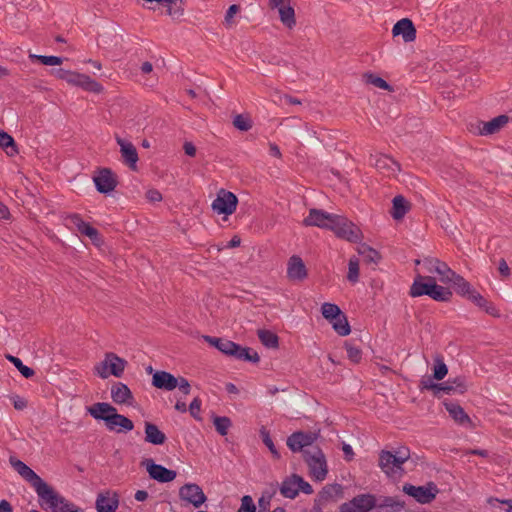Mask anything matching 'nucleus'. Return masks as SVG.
Masks as SVG:
<instances>
[{
  "instance_id": "nucleus-1",
  "label": "nucleus",
  "mask_w": 512,
  "mask_h": 512,
  "mask_svg": "<svg viewBox=\"0 0 512 512\" xmlns=\"http://www.w3.org/2000/svg\"><path fill=\"white\" fill-rule=\"evenodd\" d=\"M410 458V450L408 447L402 446L395 451L382 450L379 454V467L393 480H399L405 470L403 464Z\"/></svg>"
},
{
  "instance_id": "nucleus-2",
  "label": "nucleus",
  "mask_w": 512,
  "mask_h": 512,
  "mask_svg": "<svg viewBox=\"0 0 512 512\" xmlns=\"http://www.w3.org/2000/svg\"><path fill=\"white\" fill-rule=\"evenodd\" d=\"M419 389L420 391L431 390L433 395L439 398L441 392L447 395L464 394L468 389V384L464 376L449 378L442 383L433 382L431 377H422L419 383Z\"/></svg>"
},
{
  "instance_id": "nucleus-3",
  "label": "nucleus",
  "mask_w": 512,
  "mask_h": 512,
  "mask_svg": "<svg viewBox=\"0 0 512 512\" xmlns=\"http://www.w3.org/2000/svg\"><path fill=\"white\" fill-rule=\"evenodd\" d=\"M303 459L309 468V474L314 481H323L328 474L325 454L319 446L304 451Z\"/></svg>"
},
{
  "instance_id": "nucleus-4",
  "label": "nucleus",
  "mask_w": 512,
  "mask_h": 512,
  "mask_svg": "<svg viewBox=\"0 0 512 512\" xmlns=\"http://www.w3.org/2000/svg\"><path fill=\"white\" fill-rule=\"evenodd\" d=\"M402 491L420 504H430L436 499L439 488L433 481H429L423 486H414L410 483H405L402 487Z\"/></svg>"
},
{
  "instance_id": "nucleus-5",
  "label": "nucleus",
  "mask_w": 512,
  "mask_h": 512,
  "mask_svg": "<svg viewBox=\"0 0 512 512\" xmlns=\"http://www.w3.org/2000/svg\"><path fill=\"white\" fill-rule=\"evenodd\" d=\"M338 238L358 243L362 238L361 230L346 217L337 215L331 228Z\"/></svg>"
},
{
  "instance_id": "nucleus-6",
  "label": "nucleus",
  "mask_w": 512,
  "mask_h": 512,
  "mask_svg": "<svg viewBox=\"0 0 512 512\" xmlns=\"http://www.w3.org/2000/svg\"><path fill=\"white\" fill-rule=\"evenodd\" d=\"M49 505L51 512H78V508L47 485L38 495Z\"/></svg>"
},
{
  "instance_id": "nucleus-7",
  "label": "nucleus",
  "mask_w": 512,
  "mask_h": 512,
  "mask_svg": "<svg viewBox=\"0 0 512 512\" xmlns=\"http://www.w3.org/2000/svg\"><path fill=\"white\" fill-rule=\"evenodd\" d=\"M126 361L114 353H106L105 359L95 366V372L103 379L114 375L120 377L124 371Z\"/></svg>"
},
{
  "instance_id": "nucleus-8",
  "label": "nucleus",
  "mask_w": 512,
  "mask_h": 512,
  "mask_svg": "<svg viewBox=\"0 0 512 512\" xmlns=\"http://www.w3.org/2000/svg\"><path fill=\"white\" fill-rule=\"evenodd\" d=\"M9 463L13 469L23 477L30 485L35 489L37 495H39L45 487L48 485L44 482L40 476H38L29 466H27L21 460L11 456Z\"/></svg>"
},
{
  "instance_id": "nucleus-9",
  "label": "nucleus",
  "mask_w": 512,
  "mask_h": 512,
  "mask_svg": "<svg viewBox=\"0 0 512 512\" xmlns=\"http://www.w3.org/2000/svg\"><path fill=\"white\" fill-rule=\"evenodd\" d=\"M376 496L365 493L353 497L350 501L339 506V512H370L375 509Z\"/></svg>"
},
{
  "instance_id": "nucleus-10",
  "label": "nucleus",
  "mask_w": 512,
  "mask_h": 512,
  "mask_svg": "<svg viewBox=\"0 0 512 512\" xmlns=\"http://www.w3.org/2000/svg\"><path fill=\"white\" fill-rule=\"evenodd\" d=\"M318 437L315 432L296 431L287 438V446L292 452H301L304 456V451L316 446L313 443Z\"/></svg>"
},
{
  "instance_id": "nucleus-11",
  "label": "nucleus",
  "mask_w": 512,
  "mask_h": 512,
  "mask_svg": "<svg viewBox=\"0 0 512 512\" xmlns=\"http://www.w3.org/2000/svg\"><path fill=\"white\" fill-rule=\"evenodd\" d=\"M237 205L238 198L233 192L220 189L211 207L217 214L228 216L236 211Z\"/></svg>"
},
{
  "instance_id": "nucleus-12",
  "label": "nucleus",
  "mask_w": 512,
  "mask_h": 512,
  "mask_svg": "<svg viewBox=\"0 0 512 512\" xmlns=\"http://www.w3.org/2000/svg\"><path fill=\"white\" fill-rule=\"evenodd\" d=\"M179 498L191 504L194 508L201 507L207 501V496L202 488L195 483H186L181 486L179 489Z\"/></svg>"
},
{
  "instance_id": "nucleus-13",
  "label": "nucleus",
  "mask_w": 512,
  "mask_h": 512,
  "mask_svg": "<svg viewBox=\"0 0 512 512\" xmlns=\"http://www.w3.org/2000/svg\"><path fill=\"white\" fill-rule=\"evenodd\" d=\"M337 214L328 213L321 209H310L308 216L303 220L305 226H316L331 230Z\"/></svg>"
},
{
  "instance_id": "nucleus-14",
  "label": "nucleus",
  "mask_w": 512,
  "mask_h": 512,
  "mask_svg": "<svg viewBox=\"0 0 512 512\" xmlns=\"http://www.w3.org/2000/svg\"><path fill=\"white\" fill-rule=\"evenodd\" d=\"M178 388L183 395H188L191 392V385L189 381L182 377H175L173 374L162 370V390L172 391Z\"/></svg>"
},
{
  "instance_id": "nucleus-15",
  "label": "nucleus",
  "mask_w": 512,
  "mask_h": 512,
  "mask_svg": "<svg viewBox=\"0 0 512 512\" xmlns=\"http://www.w3.org/2000/svg\"><path fill=\"white\" fill-rule=\"evenodd\" d=\"M436 280L432 276H422L417 274L410 287L409 295L411 297L430 296Z\"/></svg>"
},
{
  "instance_id": "nucleus-16",
  "label": "nucleus",
  "mask_w": 512,
  "mask_h": 512,
  "mask_svg": "<svg viewBox=\"0 0 512 512\" xmlns=\"http://www.w3.org/2000/svg\"><path fill=\"white\" fill-rule=\"evenodd\" d=\"M66 82L70 85L79 86L86 91L100 93L102 86L85 74L70 71Z\"/></svg>"
},
{
  "instance_id": "nucleus-17",
  "label": "nucleus",
  "mask_w": 512,
  "mask_h": 512,
  "mask_svg": "<svg viewBox=\"0 0 512 512\" xmlns=\"http://www.w3.org/2000/svg\"><path fill=\"white\" fill-rule=\"evenodd\" d=\"M416 33L415 25L409 18L400 19L392 28L393 36H402L405 43L413 42L416 39Z\"/></svg>"
},
{
  "instance_id": "nucleus-18",
  "label": "nucleus",
  "mask_w": 512,
  "mask_h": 512,
  "mask_svg": "<svg viewBox=\"0 0 512 512\" xmlns=\"http://www.w3.org/2000/svg\"><path fill=\"white\" fill-rule=\"evenodd\" d=\"M105 424L109 430L118 433L131 431L134 428L133 422L129 418L118 414L117 411L105 418Z\"/></svg>"
},
{
  "instance_id": "nucleus-19",
  "label": "nucleus",
  "mask_w": 512,
  "mask_h": 512,
  "mask_svg": "<svg viewBox=\"0 0 512 512\" xmlns=\"http://www.w3.org/2000/svg\"><path fill=\"white\" fill-rule=\"evenodd\" d=\"M94 182L100 193L111 192L117 185L115 175L108 168L101 169L98 175L94 177Z\"/></svg>"
},
{
  "instance_id": "nucleus-20",
  "label": "nucleus",
  "mask_w": 512,
  "mask_h": 512,
  "mask_svg": "<svg viewBox=\"0 0 512 512\" xmlns=\"http://www.w3.org/2000/svg\"><path fill=\"white\" fill-rule=\"evenodd\" d=\"M287 276L291 280H304L307 277V269L304 261L298 255L289 258L287 264Z\"/></svg>"
},
{
  "instance_id": "nucleus-21",
  "label": "nucleus",
  "mask_w": 512,
  "mask_h": 512,
  "mask_svg": "<svg viewBox=\"0 0 512 512\" xmlns=\"http://www.w3.org/2000/svg\"><path fill=\"white\" fill-rule=\"evenodd\" d=\"M116 141L120 146L123 162L131 169H135L138 161V153L135 146L130 141H126L118 136L116 137Z\"/></svg>"
},
{
  "instance_id": "nucleus-22",
  "label": "nucleus",
  "mask_w": 512,
  "mask_h": 512,
  "mask_svg": "<svg viewBox=\"0 0 512 512\" xmlns=\"http://www.w3.org/2000/svg\"><path fill=\"white\" fill-rule=\"evenodd\" d=\"M67 220L71 225L75 226L81 234L89 237L93 243L98 244L100 242L99 232L90 224L84 222L78 214L68 216Z\"/></svg>"
},
{
  "instance_id": "nucleus-23",
  "label": "nucleus",
  "mask_w": 512,
  "mask_h": 512,
  "mask_svg": "<svg viewBox=\"0 0 512 512\" xmlns=\"http://www.w3.org/2000/svg\"><path fill=\"white\" fill-rule=\"evenodd\" d=\"M423 267L427 272L437 273L441 278H450L455 272L445 262L432 257H425L423 259Z\"/></svg>"
},
{
  "instance_id": "nucleus-24",
  "label": "nucleus",
  "mask_w": 512,
  "mask_h": 512,
  "mask_svg": "<svg viewBox=\"0 0 512 512\" xmlns=\"http://www.w3.org/2000/svg\"><path fill=\"white\" fill-rule=\"evenodd\" d=\"M343 496V486L338 483L327 484L325 485L321 491H319L317 498L314 500V505L317 507L323 506L329 500H332L334 497H342Z\"/></svg>"
},
{
  "instance_id": "nucleus-25",
  "label": "nucleus",
  "mask_w": 512,
  "mask_h": 512,
  "mask_svg": "<svg viewBox=\"0 0 512 512\" xmlns=\"http://www.w3.org/2000/svg\"><path fill=\"white\" fill-rule=\"evenodd\" d=\"M119 500L116 493L107 490L101 492L97 496L96 509L97 512H115L118 508Z\"/></svg>"
},
{
  "instance_id": "nucleus-26",
  "label": "nucleus",
  "mask_w": 512,
  "mask_h": 512,
  "mask_svg": "<svg viewBox=\"0 0 512 512\" xmlns=\"http://www.w3.org/2000/svg\"><path fill=\"white\" fill-rule=\"evenodd\" d=\"M443 404L449 415L457 424L473 427L471 418L459 404L451 401H444Z\"/></svg>"
},
{
  "instance_id": "nucleus-27",
  "label": "nucleus",
  "mask_w": 512,
  "mask_h": 512,
  "mask_svg": "<svg viewBox=\"0 0 512 512\" xmlns=\"http://www.w3.org/2000/svg\"><path fill=\"white\" fill-rule=\"evenodd\" d=\"M405 508V502L391 496L376 498V512H400Z\"/></svg>"
},
{
  "instance_id": "nucleus-28",
  "label": "nucleus",
  "mask_w": 512,
  "mask_h": 512,
  "mask_svg": "<svg viewBox=\"0 0 512 512\" xmlns=\"http://www.w3.org/2000/svg\"><path fill=\"white\" fill-rule=\"evenodd\" d=\"M443 283H452L455 292L461 297L468 298V296L475 290L471 284L464 279L460 274L454 272L450 278H440Z\"/></svg>"
},
{
  "instance_id": "nucleus-29",
  "label": "nucleus",
  "mask_w": 512,
  "mask_h": 512,
  "mask_svg": "<svg viewBox=\"0 0 512 512\" xmlns=\"http://www.w3.org/2000/svg\"><path fill=\"white\" fill-rule=\"evenodd\" d=\"M510 118L506 114L499 115L494 117L490 121L483 122L481 121L479 124L482 125L479 132L481 135H492L499 132L508 122Z\"/></svg>"
},
{
  "instance_id": "nucleus-30",
  "label": "nucleus",
  "mask_w": 512,
  "mask_h": 512,
  "mask_svg": "<svg viewBox=\"0 0 512 512\" xmlns=\"http://www.w3.org/2000/svg\"><path fill=\"white\" fill-rule=\"evenodd\" d=\"M411 204L402 195H396L392 200V209L390 211L394 220H401L410 210Z\"/></svg>"
},
{
  "instance_id": "nucleus-31",
  "label": "nucleus",
  "mask_w": 512,
  "mask_h": 512,
  "mask_svg": "<svg viewBox=\"0 0 512 512\" xmlns=\"http://www.w3.org/2000/svg\"><path fill=\"white\" fill-rule=\"evenodd\" d=\"M470 300L473 304H475L480 309H483L487 314L493 316V317H499V312L496 309V307L488 301L486 298H484L479 292L474 290L467 298Z\"/></svg>"
},
{
  "instance_id": "nucleus-32",
  "label": "nucleus",
  "mask_w": 512,
  "mask_h": 512,
  "mask_svg": "<svg viewBox=\"0 0 512 512\" xmlns=\"http://www.w3.org/2000/svg\"><path fill=\"white\" fill-rule=\"evenodd\" d=\"M111 396L115 403L129 404L132 399V393L127 385L123 383H116L111 388Z\"/></svg>"
},
{
  "instance_id": "nucleus-33",
  "label": "nucleus",
  "mask_w": 512,
  "mask_h": 512,
  "mask_svg": "<svg viewBox=\"0 0 512 512\" xmlns=\"http://www.w3.org/2000/svg\"><path fill=\"white\" fill-rule=\"evenodd\" d=\"M89 414L95 419L105 421V418L116 411V408L105 402H98L87 408Z\"/></svg>"
},
{
  "instance_id": "nucleus-34",
  "label": "nucleus",
  "mask_w": 512,
  "mask_h": 512,
  "mask_svg": "<svg viewBox=\"0 0 512 512\" xmlns=\"http://www.w3.org/2000/svg\"><path fill=\"white\" fill-rule=\"evenodd\" d=\"M279 490L281 495L285 498L295 499L298 496V489L296 479H294V474L283 480L279 486Z\"/></svg>"
},
{
  "instance_id": "nucleus-35",
  "label": "nucleus",
  "mask_w": 512,
  "mask_h": 512,
  "mask_svg": "<svg viewBox=\"0 0 512 512\" xmlns=\"http://www.w3.org/2000/svg\"><path fill=\"white\" fill-rule=\"evenodd\" d=\"M278 488V483H271L269 489L262 492L261 497L258 499V507L260 512H268L271 505V500L275 496Z\"/></svg>"
},
{
  "instance_id": "nucleus-36",
  "label": "nucleus",
  "mask_w": 512,
  "mask_h": 512,
  "mask_svg": "<svg viewBox=\"0 0 512 512\" xmlns=\"http://www.w3.org/2000/svg\"><path fill=\"white\" fill-rule=\"evenodd\" d=\"M358 253L363 257V260L366 264L376 265L382 258L377 250L365 243L360 244L358 247Z\"/></svg>"
},
{
  "instance_id": "nucleus-37",
  "label": "nucleus",
  "mask_w": 512,
  "mask_h": 512,
  "mask_svg": "<svg viewBox=\"0 0 512 512\" xmlns=\"http://www.w3.org/2000/svg\"><path fill=\"white\" fill-rule=\"evenodd\" d=\"M203 339L205 342H207L212 347L219 350L221 353L227 356L230 345L233 343V341L222 338V337H214L209 335H204Z\"/></svg>"
},
{
  "instance_id": "nucleus-38",
  "label": "nucleus",
  "mask_w": 512,
  "mask_h": 512,
  "mask_svg": "<svg viewBox=\"0 0 512 512\" xmlns=\"http://www.w3.org/2000/svg\"><path fill=\"white\" fill-rule=\"evenodd\" d=\"M280 20L289 29L293 28L296 25L295 19V11L291 5L281 6L278 10Z\"/></svg>"
},
{
  "instance_id": "nucleus-39",
  "label": "nucleus",
  "mask_w": 512,
  "mask_h": 512,
  "mask_svg": "<svg viewBox=\"0 0 512 512\" xmlns=\"http://www.w3.org/2000/svg\"><path fill=\"white\" fill-rule=\"evenodd\" d=\"M257 335L261 343L267 348H278L279 337L272 331L259 329Z\"/></svg>"
},
{
  "instance_id": "nucleus-40",
  "label": "nucleus",
  "mask_w": 512,
  "mask_h": 512,
  "mask_svg": "<svg viewBox=\"0 0 512 512\" xmlns=\"http://www.w3.org/2000/svg\"><path fill=\"white\" fill-rule=\"evenodd\" d=\"M330 324L332 325L334 331L340 336H347L351 332V327L345 313L335 318V320L330 322Z\"/></svg>"
},
{
  "instance_id": "nucleus-41",
  "label": "nucleus",
  "mask_w": 512,
  "mask_h": 512,
  "mask_svg": "<svg viewBox=\"0 0 512 512\" xmlns=\"http://www.w3.org/2000/svg\"><path fill=\"white\" fill-rule=\"evenodd\" d=\"M432 371H433V373L430 376L432 380L435 379L437 381H440L445 378V376L448 373V367L444 363L442 356L437 355L434 358V365H433Z\"/></svg>"
},
{
  "instance_id": "nucleus-42",
  "label": "nucleus",
  "mask_w": 512,
  "mask_h": 512,
  "mask_svg": "<svg viewBox=\"0 0 512 512\" xmlns=\"http://www.w3.org/2000/svg\"><path fill=\"white\" fill-rule=\"evenodd\" d=\"M322 316L330 323L335 318L341 316L344 312L334 303L325 302L321 306Z\"/></svg>"
},
{
  "instance_id": "nucleus-43",
  "label": "nucleus",
  "mask_w": 512,
  "mask_h": 512,
  "mask_svg": "<svg viewBox=\"0 0 512 512\" xmlns=\"http://www.w3.org/2000/svg\"><path fill=\"white\" fill-rule=\"evenodd\" d=\"M452 295L453 294L449 288L440 286L435 282L429 297L435 301L448 302L451 300Z\"/></svg>"
},
{
  "instance_id": "nucleus-44",
  "label": "nucleus",
  "mask_w": 512,
  "mask_h": 512,
  "mask_svg": "<svg viewBox=\"0 0 512 512\" xmlns=\"http://www.w3.org/2000/svg\"><path fill=\"white\" fill-rule=\"evenodd\" d=\"M212 421H213L215 430L221 436H226L228 434V430L232 426V421L229 417L213 415Z\"/></svg>"
},
{
  "instance_id": "nucleus-45",
  "label": "nucleus",
  "mask_w": 512,
  "mask_h": 512,
  "mask_svg": "<svg viewBox=\"0 0 512 512\" xmlns=\"http://www.w3.org/2000/svg\"><path fill=\"white\" fill-rule=\"evenodd\" d=\"M374 166L379 170H389L391 172L400 171L399 163L388 156L377 158Z\"/></svg>"
},
{
  "instance_id": "nucleus-46",
  "label": "nucleus",
  "mask_w": 512,
  "mask_h": 512,
  "mask_svg": "<svg viewBox=\"0 0 512 512\" xmlns=\"http://www.w3.org/2000/svg\"><path fill=\"white\" fill-rule=\"evenodd\" d=\"M0 147L4 148L9 156H14L18 153L14 139L4 131H0Z\"/></svg>"
},
{
  "instance_id": "nucleus-47",
  "label": "nucleus",
  "mask_w": 512,
  "mask_h": 512,
  "mask_svg": "<svg viewBox=\"0 0 512 512\" xmlns=\"http://www.w3.org/2000/svg\"><path fill=\"white\" fill-rule=\"evenodd\" d=\"M260 438L262 439V442L265 444V446L269 449L271 454L275 459H279L281 457L279 451L276 449L273 440L270 436V432L262 426L259 430Z\"/></svg>"
},
{
  "instance_id": "nucleus-48",
  "label": "nucleus",
  "mask_w": 512,
  "mask_h": 512,
  "mask_svg": "<svg viewBox=\"0 0 512 512\" xmlns=\"http://www.w3.org/2000/svg\"><path fill=\"white\" fill-rule=\"evenodd\" d=\"M364 77L368 84H372L377 88L387 90V91L393 90L392 86L386 80H384L383 78H381L373 73H366L364 75Z\"/></svg>"
},
{
  "instance_id": "nucleus-49",
  "label": "nucleus",
  "mask_w": 512,
  "mask_h": 512,
  "mask_svg": "<svg viewBox=\"0 0 512 512\" xmlns=\"http://www.w3.org/2000/svg\"><path fill=\"white\" fill-rule=\"evenodd\" d=\"M141 467H145L151 478L160 482V465L155 464L152 459L145 458L140 462Z\"/></svg>"
},
{
  "instance_id": "nucleus-50",
  "label": "nucleus",
  "mask_w": 512,
  "mask_h": 512,
  "mask_svg": "<svg viewBox=\"0 0 512 512\" xmlns=\"http://www.w3.org/2000/svg\"><path fill=\"white\" fill-rule=\"evenodd\" d=\"M141 467H145L151 478L160 482V465L155 464L152 459L145 458L140 462Z\"/></svg>"
},
{
  "instance_id": "nucleus-51",
  "label": "nucleus",
  "mask_w": 512,
  "mask_h": 512,
  "mask_svg": "<svg viewBox=\"0 0 512 512\" xmlns=\"http://www.w3.org/2000/svg\"><path fill=\"white\" fill-rule=\"evenodd\" d=\"M6 358L19 370V372L25 378H31L34 376L35 371L32 368L25 366L18 357L6 355Z\"/></svg>"
},
{
  "instance_id": "nucleus-52",
  "label": "nucleus",
  "mask_w": 512,
  "mask_h": 512,
  "mask_svg": "<svg viewBox=\"0 0 512 512\" xmlns=\"http://www.w3.org/2000/svg\"><path fill=\"white\" fill-rule=\"evenodd\" d=\"M145 441L159 445L160 444V430L158 427L151 423L145 425Z\"/></svg>"
},
{
  "instance_id": "nucleus-53",
  "label": "nucleus",
  "mask_w": 512,
  "mask_h": 512,
  "mask_svg": "<svg viewBox=\"0 0 512 512\" xmlns=\"http://www.w3.org/2000/svg\"><path fill=\"white\" fill-rule=\"evenodd\" d=\"M166 13L173 19L179 20L184 14V1H178L177 4H166Z\"/></svg>"
},
{
  "instance_id": "nucleus-54",
  "label": "nucleus",
  "mask_w": 512,
  "mask_h": 512,
  "mask_svg": "<svg viewBox=\"0 0 512 512\" xmlns=\"http://www.w3.org/2000/svg\"><path fill=\"white\" fill-rule=\"evenodd\" d=\"M347 279L351 283H356L359 280V260L356 257H351L349 260Z\"/></svg>"
},
{
  "instance_id": "nucleus-55",
  "label": "nucleus",
  "mask_w": 512,
  "mask_h": 512,
  "mask_svg": "<svg viewBox=\"0 0 512 512\" xmlns=\"http://www.w3.org/2000/svg\"><path fill=\"white\" fill-rule=\"evenodd\" d=\"M29 57L32 60L39 61L43 65L57 66V65H61L63 63V59L61 57H57V56H44V55L30 54Z\"/></svg>"
},
{
  "instance_id": "nucleus-56",
  "label": "nucleus",
  "mask_w": 512,
  "mask_h": 512,
  "mask_svg": "<svg viewBox=\"0 0 512 512\" xmlns=\"http://www.w3.org/2000/svg\"><path fill=\"white\" fill-rule=\"evenodd\" d=\"M233 125L240 131H248L252 128V121L248 116L237 114L233 119Z\"/></svg>"
},
{
  "instance_id": "nucleus-57",
  "label": "nucleus",
  "mask_w": 512,
  "mask_h": 512,
  "mask_svg": "<svg viewBox=\"0 0 512 512\" xmlns=\"http://www.w3.org/2000/svg\"><path fill=\"white\" fill-rule=\"evenodd\" d=\"M344 347L346 349L348 359L354 363H359L362 358L361 349L354 346L348 341L344 343Z\"/></svg>"
},
{
  "instance_id": "nucleus-58",
  "label": "nucleus",
  "mask_w": 512,
  "mask_h": 512,
  "mask_svg": "<svg viewBox=\"0 0 512 512\" xmlns=\"http://www.w3.org/2000/svg\"><path fill=\"white\" fill-rule=\"evenodd\" d=\"M202 401L199 397H195L189 405V413L190 415L197 421H202V417L200 415L201 412Z\"/></svg>"
},
{
  "instance_id": "nucleus-59",
  "label": "nucleus",
  "mask_w": 512,
  "mask_h": 512,
  "mask_svg": "<svg viewBox=\"0 0 512 512\" xmlns=\"http://www.w3.org/2000/svg\"><path fill=\"white\" fill-rule=\"evenodd\" d=\"M257 508L250 495H244L241 499V505L237 512H256Z\"/></svg>"
},
{
  "instance_id": "nucleus-60",
  "label": "nucleus",
  "mask_w": 512,
  "mask_h": 512,
  "mask_svg": "<svg viewBox=\"0 0 512 512\" xmlns=\"http://www.w3.org/2000/svg\"><path fill=\"white\" fill-rule=\"evenodd\" d=\"M239 360L251 363H258L260 361V357L258 353L252 348L244 347Z\"/></svg>"
},
{
  "instance_id": "nucleus-61",
  "label": "nucleus",
  "mask_w": 512,
  "mask_h": 512,
  "mask_svg": "<svg viewBox=\"0 0 512 512\" xmlns=\"http://www.w3.org/2000/svg\"><path fill=\"white\" fill-rule=\"evenodd\" d=\"M294 479H296L298 493L300 491L307 495H310L313 493L312 486L307 481H305L303 477H301L298 474H294Z\"/></svg>"
},
{
  "instance_id": "nucleus-62",
  "label": "nucleus",
  "mask_w": 512,
  "mask_h": 512,
  "mask_svg": "<svg viewBox=\"0 0 512 512\" xmlns=\"http://www.w3.org/2000/svg\"><path fill=\"white\" fill-rule=\"evenodd\" d=\"M243 349H244L243 346H241L238 343L233 342L230 345V348H229L227 356L228 357H232V358H234L236 360H239L240 357H241V353H242Z\"/></svg>"
},
{
  "instance_id": "nucleus-63",
  "label": "nucleus",
  "mask_w": 512,
  "mask_h": 512,
  "mask_svg": "<svg viewBox=\"0 0 512 512\" xmlns=\"http://www.w3.org/2000/svg\"><path fill=\"white\" fill-rule=\"evenodd\" d=\"M239 10H240L239 5H237V4L230 5L225 14V22L227 24H230L232 18L234 17V15H236L239 12Z\"/></svg>"
},
{
  "instance_id": "nucleus-64",
  "label": "nucleus",
  "mask_w": 512,
  "mask_h": 512,
  "mask_svg": "<svg viewBox=\"0 0 512 512\" xmlns=\"http://www.w3.org/2000/svg\"><path fill=\"white\" fill-rule=\"evenodd\" d=\"M498 270L502 277H509L510 276V268L504 258H501L498 263Z\"/></svg>"
}]
</instances>
